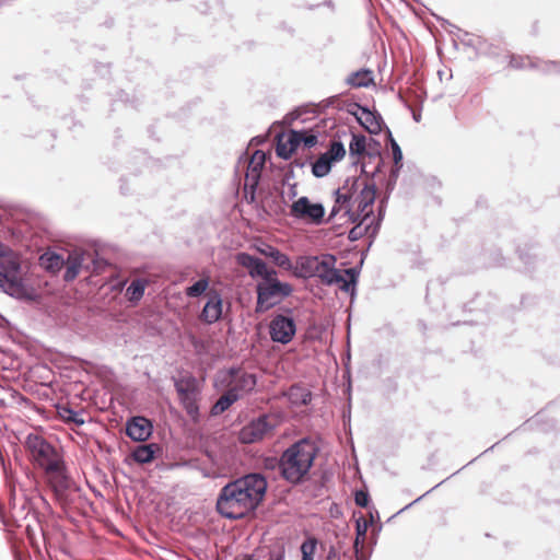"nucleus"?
<instances>
[{
    "label": "nucleus",
    "mask_w": 560,
    "mask_h": 560,
    "mask_svg": "<svg viewBox=\"0 0 560 560\" xmlns=\"http://www.w3.org/2000/svg\"><path fill=\"white\" fill-rule=\"evenodd\" d=\"M268 490L262 472H248L228 481L215 498V512L229 521H241L257 511Z\"/></svg>",
    "instance_id": "obj_1"
},
{
    "label": "nucleus",
    "mask_w": 560,
    "mask_h": 560,
    "mask_svg": "<svg viewBox=\"0 0 560 560\" xmlns=\"http://www.w3.org/2000/svg\"><path fill=\"white\" fill-rule=\"evenodd\" d=\"M37 468L43 470V481L59 501L69 502L81 490L68 472L59 440L46 439L40 425H37Z\"/></svg>",
    "instance_id": "obj_2"
},
{
    "label": "nucleus",
    "mask_w": 560,
    "mask_h": 560,
    "mask_svg": "<svg viewBox=\"0 0 560 560\" xmlns=\"http://www.w3.org/2000/svg\"><path fill=\"white\" fill-rule=\"evenodd\" d=\"M320 450L318 441L312 436H303L294 441L278 459L280 476L292 485L303 482L312 470Z\"/></svg>",
    "instance_id": "obj_3"
},
{
    "label": "nucleus",
    "mask_w": 560,
    "mask_h": 560,
    "mask_svg": "<svg viewBox=\"0 0 560 560\" xmlns=\"http://www.w3.org/2000/svg\"><path fill=\"white\" fill-rule=\"evenodd\" d=\"M293 292V284L279 279L278 272L265 280H258L255 284V313L262 315L275 307H280L282 302L290 298Z\"/></svg>",
    "instance_id": "obj_4"
},
{
    "label": "nucleus",
    "mask_w": 560,
    "mask_h": 560,
    "mask_svg": "<svg viewBox=\"0 0 560 560\" xmlns=\"http://www.w3.org/2000/svg\"><path fill=\"white\" fill-rule=\"evenodd\" d=\"M363 194L359 196V206L355 207V214L352 215L348 221L353 224V228L349 230L347 238L350 243H354L362 237L369 240V247H372L377 235L373 234V230L369 224L368 220L373 214L374 207V195L372 189L365 188Z\"/></svg>",
    "instance_id": "obj_5"
},
{
    "label": "nucleus",
    "mask_w": 560,
    "mask_h": 560,
    "mask_svg": "<svg viewBox=\"0 0 560 560\" xmlns=\"http://www.w3.org/2000/svg\"><path fill=\"white\" fill-rule=\"evenodd\" d=\"M360 178L348 177L342 187H338L332 191L334 206L330 209L329 217L326 222L335 219L340 211L343 210L342 217L349 220L355 214V207L359 206L360 198L355 196V191L359 189Z\"/></svg>",
    "instance_id": "obj_6"
},
{
    "label": "nucleus",
    "mask_w": 560,
    "mask_h": 560,
    "mask_svg": "<svg viewBox=\"0 0 560 560\" xmlns=\"http://www.w3.org/2000/svg\"><path fill=\"white\" fill-rule=\"evenodd\" d=\"M278 421L267 412L248 420L240 430V439L245 444L260 443L275 435Z\"/></svg>",
    "instance_id": "obj_7"
},
{
    "label": "nucleus",
    "mask_w": 560,
    "mask_h": 560,
    "mask_svg": "<svg viewBox=\"0 0 560 560\" xmlns=\"http://www.w3.org/2000/svg\"><path fill=\"white\" fill-rule=\"evenodd\" d=\"M20 265L14 260L0 262V289L16 299L33 300L34 292L19 277Z\"/></svg>",
    "instance_id": "obj_8"
},
{
    "label": "nucleus",
    "mask_w": 560,
    "mask_h": 560,
    "mask_svg": "<svg viewBox=\"0 0 560 560\" xmlns=\"http://www.w3.org/2000/svg\"><path fill=\"white\" fill-rule=\"evenodd\" d=\"M298 331L296 322L293 315V308L290 306H280L270 322L268 332L270 339L276 343L289 345Z\"/></svg>",
    "instance_id": "obj_9"
},
{
    "label": "nucleus",
    "mask_w": 560,
    "mask_h": 560,
    "mask_svg": "<svg viewBox=\"0 0 560 560\" xmlns=\"http://www.w3.org/2000/svg\"><path fill=\"white\" fill-rule=\"evenodd\" d=\"M337 258L332 254H325L322 258L311 256L304 264V269L311 277H317L325 285L338 284L342 275L336 268Z\"/></svg>",
    "instance_id": "obj_10"
},
{
    "label": "nucleus",
    "mask_w": 560,
    "mask_h": 560,
    "mask_svg": "<svg viewBox=\"0 0 560 560\" xmlns=\"http://www.w3.org/2000/svg\"><path fill=\"white\" fill-rule=\"evenodd\" d=\"M326 209L323 202H313L307 196H301L291 205V215L294 219H308L315 225L325 223Z\"/></svg>",
    "instance_id": "obj_11"
},
{
    "label": "nucleus",
    "mask_w": 560,
    "mask_h": 560,
    "mask_svg": "<svg viewBox=\"0 0 560 560\" xmlns=\"http://www.w3.org/2000/svg\"><path fill=\"white\" fill-rule=\"evenodd\" d=\"M317 107L320 110H326L327 108H336L337 110L346 112L347 114L354 117L359 125H363L362 108H364V105L342 94L332 95L323 100L317 104Z\"/></svg>",
    "instance_id": "obj_12"
},
{
    "label": "nucleus",
    "mask_w": 560,
    "mask_h": 560,
    "mask_svg": "<svg viewBox=\"0 0 560 560\" xmlns=\"http://www.w3.org/2000/svg\"><path fill=\"white\" fill-rule=\"evenodd\" d=\"M236 260L242 267L247 269L249 277L256 280V282L276 276V272H278L276 268L269 267L260 257L247 252L238 253Z\"/></svg>",
    "instance_id": "obj_13"
},
{
    "label": "nucleus",
    "mask_w": 560,
    "mask_h": 560,
    "mask_svg": "<svg viewBox=\"0 0 560 560\" xmlns=\"http://www.w3.org/2000/svg\"><path fill=\"white\" fill-rule=\"evenodd\" d=\"M126 435L135 442H144L152 438L154 424L151 419L142 415H132L127 418Z\"/></svg>",
    "instance_id": "obj_14"
},
{
    "label": "nucleus",
    "mask_w": 560,
    "mask_h": 560,
    "mask_svg": "<svg viewBox=\"0 0 560 560\" xmlns=\"http://www.w3.org/2000/svg\"><path fill=\"white\" fill-rule=\"evenodd\" d=\"M37 416L44 418L45 420L59 417L66 422L73 423L78 427L83 425L85 422L81 416V411H78L61 401L59 405H54V409H47L37 404Z\"/></svg>",
    "instance_id": "obj_15"
},
{
    "label": "nucleus",
    "mask_w": 560,
    "mask_h": 560,
    "mask_svg": "<svg viewBox=\"0 0 560 560\" xmlns=\"http://www.w3.org/2000/svg\"><path fill=\"white\" fill-rule=\"evenodd\" d=\"M385 168V160L380 159L372 171H368V164H361L360 175L357 176L360 178L359 189L355 191V196H360L363 194L365 188L372 189L374 197V205L376 203L377 198V184L376 178L383 174Z\"/></svg>",
    "instance_id": "obj_16"
},
{
    "label": "nucleus",
    "mask_w": 560,
    "mask_h": 560,
    "mask_svg": "<svg viewBox=\"0 0 560 560\" xmlns=\"http://www.w3.org/2000/svg\"><path fill=\"white\" fill-rule=\"evenodd\" d=\"M255 249L266 258H268L275 267H278L284 271H294L295 266L292 258L277 246L269 243H260L255 246Z\"/></svg>",
    "instance_id": "obj_17"
},
{
    "label": "nucleus",
    "mask_w": 560,
    "mask_h": 560,
    "mask_svg": "<svg viewBox=\"0 0 560 560\" xmlns=\"http://www.w3.org/2000/svg\"><path fill=\"white\" fill-rule=\"evenodd\" d=\"M201 316L208 325L215 324L223 316V298L219 290L213 289L209 292L206 303L201 310Z\"/></svg>",
    "instance_id": "obj_18"
},
{
    "label": "nucleus",
    "mask_w": 560,
    "mask_h": 560,
    "mask_svg": "<svg viewBox=\"0 0 560 560\" xmlns=\"http://www.w3.org/2000/svg\"><path fill=\"white\" fill-rule=\"evenodd\" d=\"M85 252L74 249L66 257V268L62 273V280L66 283L73 282L81 271H84Z\"/></svg>",
    "instance_id": "obj_19"
},
{
    "label": "nucleus",
    "mask_w": 560,
    "mask_h": 560,
    "mask_svg": "<svg viewBox=\"0 0 560 560\" xmlns=\"http://www.w3.org/2000/svg\"><path fill=\"white\" fill-rule=\"evenodd\" d=\"M65 265L66 257L55 249H47L37 256V267H40L52 277L59 276Z\"/></svg>",
    "instance_id": "obj_20"
},
{
    "label": "nucleus",
    "mask_w": 560,
    "mask_h": 560,
    "mask_svg": "<svg viewBox=\"0 0 560 560\" xmlns=\"http://www.w3.org/2000/svg\"><path fill=\"white\" fill-rule=\"evenodd\" d=\"M178 398L200 396V387L197 377L190 372L180 373L172 377Z\"/></svg>",
    "instance_id": "obj_21"
},
{
    "label": "nucleus",
    "mask_w": 560,
    "mask_h": 560,
    "mask_svg": "<svg viewBox=\"0 0 560 560\" xmlns=\"http://www.w3.org/2000/svg\"><path fill=\"white\" fill-rule=\"evenodd\" d=\"M228 373L233 377V382L235 383V386L231 389H240L242 397L255 390L258 382L255 373L242 372L238 366H231Z\"/></svg>",
    "instance_id": "obj_22"
},
{
    "label": "nucleus",
    "mask_w": 560,
    "mask_h": 560,
    "mask_svg": "<svg viewBox=\"0 0 560 560\" xmlns=\"http://www.w3.org/2000/svg\"><path fill=\"white\" fill-rule=\"evenodd\" d=\"M539 249L537 243H525L516 246L515 253L520 261L523 262L525 272L535 271L539 261Z\"/></svg>",
    "instance_id": "obj_23"
},
{
    "label": "nucleus",
    "mask_w": 560,
    "mask_h": 560,
    "mask_svg": "<svg viewBox=\"0 0 560 560\" xmlns=\"http://www.w3.org/2000/svg\"><path fill=\"white\" fill-rule=\"evenodd\" d=\"M362 118L363 125L360 126L366 129L372 136H378L384 129L386 130L387 125L376 108L371 109L368 105H364V108H362Z\"/></svg>",
    "instance_id": "obj_24"
},
{
    "label": "nucleus",
    "mask_w": 560,
    "mask_h": 560,
    "mask_svg": "<svg viewBox=\"0 0 560 560\" xmlns=\"http://www.w3.org/2000/svg\"><path fill=\"white\" fill-rule=\"evenodd\" d=\"M156 452L158 445L155 443L140 444L131 451L129 457L137 464L148 465L155 459Z\"/></svg>",
    "instance_id": "obj_25"
},
{
    "label": "nucleus",
    "mask_w": 560,
    "mask_h": 560,
    "mask_svg": "<svg viewBox=\"0 0 560 560\" xmlns=\"http://www.w3.org/2000/svg\"><path fill=\"white\" fill-rule=\"evenodd\" d=\"M259 184H260V173L252 172V171H249V168H247L246 176H245L244 198L248 205H256L258 209H259V206L257 203V190H258Z\"/></svg>",
    "instance_id": "obj_26"
},
{
    "label": "nucleus",
    "mask_w": 560,
    "mask_h": 560,
    "mask_svg": "<svg viewBox=\"0 0 560 560\" xmlns=\"http://www.w3.org/2000/svg\"><path fill=\"white\" fill-rule=\"evenodd\" d=\"M109 266V260L98 252H85L84 271L94 275H100L107 270Z\"/></svg>",
    "instance_id": "obj_27"
},
{
    "label": "nucleus",
    "mask_w": 560,
    "mask_h": 560,
    "mask_svg": "<svg viewBox=\"0 0 560 560\" xmlns=\"http://www.w3.org/2000/svg\"><path fill=\"white\" fill-rule=\"evenodd\" d=\"M351 88H369L374 84V73L370 68L362 67L352 71L346 79Z\"/></svg>",
    "instance_id": "obj_28"
},
{
    "label": "nucleus",
    "mask_w": 560,
    "mask_h": 560,
    "mask_svg": "<svg viewBox=\"0 0 560 560\" xmlns=\"http://www.w3.org/2000/svg\"><path fill=\"white\" fill-rule=\"evenodd\" d=\"M242 398V393L240 389H229L226 390L211 407L212 416H220L230 409L232 405L238 401Z\"/></svg>",
    "instance_id": "obj_29"
},
{
    "label": "nucleus",
    "mask_w": 560,
    "mask_h": 560,
    "mask_svg": "<svg viewBox=\"0 0 560 560\" xmlns=\"http://www.w3.org/2000/svg\"><path fill=\"white\" fill-rule=\"evenodd\" d=\"M149 281L145 278H137L129 283L125 291V299L132 305H138L144 296Z\"/></svg>",
    "instance_id": "obj_30"
},
{
    "label": "nucleus",
    "mask_w": 560,
    "mask_h": 560,
    "mask_svg": "<svg viewBox=\"0 0 560 560\" xmlns=\"http://www.w3.org/2000/svg\"><path fill=\"white\" fill-rule=\"evenodd\" d=\"M389 197L388 196H381L377 200L376 208H373V214H371V218L368 220L369 224L371 225L373 230L374 235H378L382 223L385 218L386 208L388 205Z\"/></svg>",
    "instance_id": "obj_31"
},
{
    "label": "nucleus",
    "mask_w": 560,
    "mask_h": 560,
    "mask_svg": "<svg viewBox=\"0 0 560 560\" xmlns=\"http://www.w3.org/2000/svg\"><path fill=\"white\" fill-rule=\"evenodd\" d=\"M288 400L294 407L308 406L313 400V393L301 385H293L288 392Z\"/></svg>",
    "instance_id": "obj_32"
},
{
    "label": "nucleus",
    "mask_w": 560,
    "mask_h": 560,
    "mask_svg": "<svg viewBox=\"0 0 560 560\" xmlns=\"http://www.w3.org/2000/svg\"><path fill=\"white\" fill-rule=\"evenodd\" d=\"M37 404L47 409H54V405L60 404L47 381L37 382Z\"/></svg>",
    "instance_id": "obj_33"
},
{
    "label": "nucleus",
    "mask_w": 560,
    "mask_h": 560,
    "mask_svg": "<svg viewBox=\"0 0 560 560\" xmlns=\"http://www.w3.org/2000/svg\"><path fill=\"white\" fill-rule=\"evenodd\" d=\"M359 278L360 275L357 268L346 269L345 276H342V279L339 282L340 290L350 296L357 295Z\"/></svg>",
    "instance_id": "obj_34"
},
{
    "label": "nucleus",
    "mask_w": 560,
    "mask_h": 560,
    "mask_svg": "<svg viewBox=\"0 0 560 560\" xmlns=\"http://www.w3.org/2000/svg\"><path fill=\"white\" fill-rule=\"evenodd\" d=\"M351 140L349 143V158L357 159L365 155V151H368V141L369 138L364 135L358 132H350Z\"/></svg>",
    "instance_id": "obj_35"
},
{
    "label": "nucleus",
    "mask_w": 560,
    "mask_h": 560,
    "mask_svg": "<svg viewBox=\"0 0 560 560\" xmlns=\"http://www.w3.org/2000/svg\"><path fill=\"white\" fill-rule=\"evenodd\" d=\"M372 525V521L365 520L363 516L355 518V537L353 540V553L359 555L362 552L361 544L366 537L369 527Z\"/></svg>",
    "instance_id": "obj_36"
},
{
    "label": "nucleus",
    "mask_w": 560,
    "mask_h": 560,
    "mask_svg": "<svg viewBox=\"0 0 560 560\" xmlns=\"http://www.w3.org/2000/svg\"><path fill=\"white\" fill-rule=\"evenodd\" d=\"M336 165L327 153H323L311 166L312 175L316 178L326 177Z\"/></svg>",
    "instance_id": "obj_37"
},
{
    "label": "nucleus",
    "mask_w": 560,
    "mask_h": 560,
    "mask_svg": "<svg viewBox=\"0 0 560 560\" xmlns=\"http://www.w3.org/2000/svg\"><path fill=\"white\" fill-rule=\"evenodd\" d=\"M300 131L302 132V147L306 150L315 148L319 143V138L324 136V132L320 131L317 126L302 128Z\"/></svg>",
    "instance_id": "obj_38"
},
{
    "label": "nucleus",
    "mask_w": 560,
    "mask_h": 560,
    "mask_svg": "<svg viewBox=\"0 0 560 560\" xmlns=\"http://www.w3.org/2000/svg\"><path fill=\"white\" fill-rule=\"evenodd\" d=\"M502 48L500 45H495L493 43H490L487 38L480 36V39L477 45V49L475 55L478 56H486V57H492L497 58L501 55Z\"/></svg>",
    "instance_id": "obj_39"
},
{
    "label": "nucleus",
    "mask_w": 560,
    "mask_h": 560,
    "mask_svg": "<svg viewBox=\"0 0 560 560\" xmlns=\"http://www.w3.org/2000/svg\"><path fill=\"white\" fill-rule=\"evenodd\" d=\"M210 280L205 277L196 280L192 284L185 288L187 298L196 299L202 296L209 289Z\"/></svg>",
    "instance_id": "obj_40"
},
{
    "label": "nucleus",
    "mask_w": 560,
    "mask_h": 560,
    "mask_svg": "<svg viewBox=\"0 0 560 560\" xmlns=\"http://www.w3.org/2000/svg\"><path fill=\"white\" fill-rule=\"evenodd\" d=\"M265 199L269 203L270 209L276 214H282L284 212L285 207L288 206V202L284 198L283 189L279 192V196H273L271 191H267L265 194Z\"/></svg>",
    "instance_id": "obj_41"
},
{
    "label": "nucleus",
    "mask_w": 560,
    "mask_h": 560,
    "mask_svg": "<svg viewBox=\"0 0 560 560\" xmlns=\"http://www.w3.org/2000/svg\"><path fill=\"white\" fill-rule=\"evenodd\" d=\"M314 106H316L314 103L296 106L287 114L285 119L289 121L301 120L302 122H306L308 118L305 117V115L310 113L315 114V110L313 109Z\"/></svg>",
    "instance_id": "obj_42"
},
{
    "label": "nucleus",
    "mask_w": 560,
    "mask_h": 560,
    "mask_svg": "<svg viewBox=\"0 0 560 560\" xmlns=\"http://www.w3.org/2000/svg\"><path fill=\"white\" fill-rule=\"evenodd\" d=\"M200 396H188L179 398V402L191 419H197L200 415Z\"/></svg>",
    "instance_id": "obj_43"
},
{
    "label": "nucleus",
    "mask_w": 560,
    "mask_h": 560,
    "mask_svg": "<svg viewBox=\"0 0 560 560\" xmlns=\"http://www.w3.org/2000/svg\"><path fill=\"white\" fill-rule=\"evenodd\" d=\"M318 540L314 536L307 537L300 546L301 560H314Z\"/></svg>",
    "instance_id": "obj_44"
},
{
    "label": "nucleus",
    "mask_w": 560,
    "mask_h": 560,
    "mask_svg": "<svg viewBox=\"0 0 560 560\" xmlns=\"http://www.w3.org/2000/svg\"><path fill=\"white\" fill-rule=\"evenodd\" d=\"M222 0H194L195 8L202 14H208L222 9Z\"/></svg>",
    "instance_id": "obj_45"
},
{
    "label": "nucleus",
    "mask_w": 560,
    "mask_h": 560,
    "mask_svg": "<svg viewBox=\"0 0 560 560\" xmlns=\"http://www.w3.org/2000/svg\"><path fill=\"white\" fill-rule=\"evenodd\" d=\"M324 153H327L330 160L337 164L338 162L345 159L347 150L343 142L341 140H337L332 142L330 148L326 150Z\"/></svg>",
    "instance_id": "obj_46"
},
{
    "label": "nucleus",
    "mask_w": 560,
    "mask_h": 560,
    "mask_svg": "<svg viewBox=\"0 0 560 560\" xmlns=\"http://www.w3.org/2000/svg\"><path fill=\"white\" fill-rule=\"evenodd\" d=\"M378 177H380V195L388 196L390 198V195L396 187L397 179H395L393 176H389L387 173H384V172Z\"/></svg>",
    "instance_id": "obj_47"
},
{
    "label": "nucleus",
    "mask_w": 560,
    "mask_h": 560,
    "mask_svg": "<svg viewBox=\"0 0 560 560\" xmlns=\"http://www.w3.org/2000/svg\"><path fill=\"white\" fill-rule=\"evenodd\" d=\"M378 177H380V195L388 196L390 198V195L396 187L397 179H395L393 176H389L387 173H384V172Z\"/></svg>",
    "instance_id": "obj_48"
},
{
    "label": "nucleus",
    "mask_w": 560,
    "mask_h": 560,
    "mask_svg": "<svg viewBox=\"0 0 560 560\" xmlns=\"http://www.w3.org/2000/svg\"><path fill=\"white\" fill-rule=\"evenodd\" d=\"M268 159L269 156L265 151L257 150L248 164L249 171L260 173L265 167Z\"/></svg>",
    "instance_id": "obj_49"
},
{
    "label": "nucleus",
    "mask_w": 560,
    "mask_h": 560,
    "mask_svg": "<svg viewBox=\"0 0 560 560\" xmlns=\"http://www.w3.org/2000/svg\"><path fill=\"white\" fill-rule=\"evenodd\" d=\"M386 141L388 142L392 153H393V162L394 164H398L400 161H404V153L398 144V142L395 140L390 129L386 127Z\"/></svg>",
    "instance_id": "obj_50"
},
{
    "label": "nucleus",
    "mask_w": 560,
    "mask_h": 560,
    "mask_svg": "<svg viewBox=\"0 0 560 560\" xmlns=\"http://www.w3.org/2000/svg\"><path fill=\"white\" fill-rule=\"evenodd\" d=\"M456 31L460 34L457 35V39L466 47L474 49L476 52L478 42L480 39L479 35H474L467 31H464L459 27H456Z\"/></svg>",
    "instance_id": "obj_51"
},
{
    "label": "nucleus",
    "mask_w": 560,
    "mask_h": 560,
    "mask_svg": "<svg viewBox=\"0 0 560 560\" xmlns=\"http://www.w3.org/2000/svg\"><path fill=\"white\" fill-rule=\"evenodd\" d=\"M382 144L381 141L374 137H370L368 141V151H365V156L370 160L383 159L382 156Z\"/></svg>",
    "instance_id": "obj_52"
},
{
    "label": "nucleus",
    "mask_w": 560,
    "mask_h": 560,
    "mask_svg": "<svg viewBox=\"0 0 560 560\" xmlns=\"http://www.w3.org/2000/svg\"><path fill=\"white\" fill-rule=\"evenodd\" d=\"M294 153L292 147L288 144L287 139L283 140L280 138L276 145V155L284 161H288L291 159L292 154Z\"/></svg>",
    "instance_id": "obj_53"
},
{
    "label": "nucleus",
    "mask_w": 560,
    "mask_h": 560,
    "mask_svg": "<svg viewBox=\"0 0 560 560\" xmlns=\"http://www.w3.org/2000/svg\"><path fill=\"white\" fill-rule=\"evenodd\" d=\"M354 502L358 506L366 509L372 505V499L366 489H358L354 492Z\"/></svg>",
    "instance_id": "obj_54"
},
{
    "label": "nucleus",
    "mask_w": 560,
    "mask_h": 560,
    "mask_svg": "<svg viewBox=\"0 0 560 560\" xmlns=\"http://www.w3.org/2000/svg\"><path fill=\"white\" fill-rule=\"evenodd\" d=\"M267 560H285V546L280 542L268 549Z\"/></svg>",
    "instance_id": "obj_55"
},
{
    "label": "nucleus",
    "mask_w": 560,
    "mask_h": 560,
    "mask_svg": "<svg viewBox=\"0 0 560 560\" xmlns=\"http://www.w3.org/2000/svg\"><path fill=\"white\" fill-rule=\"evenodd\" d=\"M301 135H302V132L300 130L292 129L291 132L287 137L288 144L290 147H292L294 152L300 147H302Z\"/></svg>",
    "instance_id": "obj_56"
},
{
    "label": "nucleus",
    "mask_w": 560,
    "mask_h": 560,
    "mask_svg": "<svg viewBox=\"0 0 560 560\" xmlns=\"http://www.w3.org/2000/svg\"><path fill=\"white\" fill-rule=\"evenodd\" d=\"M427 90L424 89V86L420 84L413 86L412 97L415 98V101L420 102V105H423L424 101L427 100Z\"/></svg>",
    "instance_id": "obj_57"
},
{
    "label": "nucleus",
    "mask_w": 560,
    "mask_h": 560,
    "mask_svg": "<svg viewBox=\"0 0 560 560\" xmlns=\"http://www.w3.org/2000/svg\"><path fill=\"white\" fill-rule=\"evenodd\" d=\"M509 66L514 69H524L526 67L525 65V58L522 56H517L514 54L509 55Z\"/></svg>",
    "instance_id": "obj_58"
},
{
    "label": "nucleus",
    "mask_w": 560,
    "mask_h": 560,
    "mask_svg": "<svg viewBox=\"0 0 560 560\" xmlns=\"http://www.w3.org/2000/svg\"><path fill=\"white\" fill-rule=\"evenodd\" d=\"M445 480H442L441 482L436 483L434 487H432L430 490H428L427 492H424L422 495L418 497L416 500H413L412 502L408 503L407 505H405L402 509H400L397 514H400L405 511H407L408 509H410L412 505L417 504L418 502H420L425 495H428L429 493H431L432 491H434L438 487H440L442 483H444Z\"/></svg>",
    "instance_id": "obj_59"
},
{
    "label": "nucleus",
    "mask_w": 560,
    "mask_h": 560,
    "mask_svg": "<svg viewBox=\"0 0 560 560\" xmlns=\"http://www.w3.org/2000/svg\"><path fill=\"white\" fill-rule=\"evenodd\" d=\"M36 522H37V526L40 529L43 538L46 539L47 533H48L47 527L49 526V523H48V521L47 522L43 521L42 513L39 512V508L38 506H37V518H36Z\"/></svg>",
    "instance_id": "obj_60"
},
{
    "label": "nucleus",
    "mask_w": 560,
    "mask_h": 560,
    "mask_svg": "<svg viewBox=\"0 0 560 560\" xmlns=\"http://www.w3.org/2000/svg\"><path fill=\"white\" fill-rule=\"evenodd\" d=\"M288 185V197L290 200H294L295 197L298 196V184L296 183H293V184H290L289 182H283L281 187H280V191L283 189V187Z\"/></svg>",
    "instance_id": "obj_61"
},
{
    "label": "nucleus",
    "mask_w": 560,
    "mask_h": 560,
    "mask_svg": "<svg viewBox=\"0 0 560 560\" xmlns=\"http://www.w3.org/2000/svg\"><path fill=\"white\" fill-rule=\"evenodd\" d=\"M383 383L388 394H394L397 392L398 384L394 377H386Z\"/></svg>",
    "instance_id": "obj_62"
},
{
    "label": "nucleus",
    "mask_w": 560,
    "mask_h": 560,
    "mask_svg": "<svg viewBox=\"0 0 560 560\" xmlns=\"http://www.w3.org/2000/svg\"><path fill=\"white\" fill-rule=\"evenodd\" d=\"M37 378H47L48 374L50 373L49 368L46 364H42L39 362V358L37 357Z\"/></svg>",
    "instance_id": "obj_63"
},
{
    "label": "nucleus",
    "mask_w": 560,
    "mask_h": 560,
    "mask_svg": "<svg viewBox=\"0 0 560 560\" xmlns=\"http://www.w3.org/2000/svg\"><path fill=\"white\" fill-rule=\"evenodd\" d=\"M94 67L95 71L102 77H105L109 73V63L96 62Z\"/></svg>",
    "instance_id": "obj_64"
}]
</instances>
